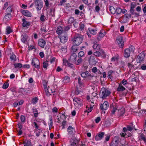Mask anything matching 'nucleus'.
<instances>
[{
  "mask_svg": "<svg viewBox=\"0 0 146 146\" xmlns=\"http://www.w3.org/2000/svg\"><path fill=\"white\" fill-rule=\"evenodd\" d=\"M83 39V38L81 35L76 34L73 39V44L76 46H79L82 42Z\"/></svg>",
  "mask_w": 146,
  "mask_h": 146,
  "instance_id": "nucleus-1",
  "label": "nucleus"
},
{
  "mask_svg": "<svg viewBox=\"0 0 146 146\" xmlns=\"http://www.w3.org/2000/svg\"><path fill=\"white\" fill-rule=\"evenodd\" d=\"M110 92L107 89L104 88H102L100 94V97L103 99H105L108 97L110 94Z\"/></svg>",
  "mask_w": 146,
  "mask_h": 146,
  "instance_id": "nucleus-2",
  "label": "nucleus"
},
{
  "mask_svg": "<svg viewBox=\"0 0 146 146\" xmlns=\"http://www.w3.org/2000/svg\"><path fill=\"white\" fill-rule=\"evenodd\" d=\"M34 3L37 10L38 11L41 10L43 7L42 1L41 0H34Z\"/></svg>",
  "mask_w": 146,
  "mask_h": 146,
  "instance_id": "nucleus-3",
  "label": "nucleus"
},
{
  "mask_svg": "<svg viewBox=\"0 0 146 146\" xmlns=\"http://www.w3.org/2000/svg\"><path fill=\"white\" fill-rule=\"evenodd\" d=\"M134 48L133 46H131L128 48L126 49L124 52V56L127 58L129 57L130 56V54L131 52L134 51Z\"/></svg>",
  "mask_w": 146,
  "mask_h": 146,
  "instance_id": "nucleus-4",
  "label": "nucleus"
},
{
  "mask_svg": "<svg viewBox=\"0 0 146 146\" xmlns=\"http://www.w3.org/2000/svg\"><path fill=\"white\" fill-rule=\"evenodd\" d=\"M68 134L69 137H71L74 136L75 133V131L74 128H73L71 126H69L68 129Z\"/></svg>",
  "mask_w": 146,
  "mask_h": 146,
  "instance_id": "nucleus-5",
  "label": "nucleus"
},
{
  "mask_svg": "<svg viewBox=\"0 0 146 146\" xmlns=\"http://www.w3.org/2000/svg\"><path fill=\"white\" fill-rule=\"evenodd\" d=\"M116 42L120 48H122L124 46V41L122 36H118L116 39Z\"/></svg>",
  "mask_w": 146,
  "mask_h": 146,
  "instance_id": "nucleus-6",
  "label": "nucleus"
},
{
  "mask_svg": "<svg viewBox=\"0 0 146 146\" xmlns=\"http://www.w3.org/2000/svg\"><path fill=\"white\" fill-rule=\"evenodd\" d=\"M73 101L74 105L76 107H80L82 106V101L81 99L76 98L73 99Z\"/></svg>",
  "mask_w": 146,
  "mask_h": 146,
  "instance_id": "nucleus-7",
  "label": "nucleus"
},
{
  "mask_svg": "<svg viewBox=\"0 0 146 146\" xmlns=\"http://www.w3.org/2000/svg\"><path fill=\"white\" fill-rule=\"evenodd\" d=\"M60 38L61 42L62 43H65L67 41V35L66 33H64L63 35H59L58 36Z\"/></svg>",
  "mask_w": 146,
  "mask_h": 146,
  "instance_id": "nucleus-8",
  "label": "nucleus"
},
{
  "mask_svg": "<svg viewBox=\"0 0 146 146\" xmlns=\"http://www.w3.org/2000/svg\"><path fill=\"white\" fill-rule=\"evenodd\" d=\"M145 54L143 53H141L139 54L137 57L136 60L137 63H141L144 60Z\"/></svg>",
  "mask_w": 146,
  "mask_h": 146,
  "instance_id": "nucleus-9",
  "label": "nucleus"
},
{
  "mask_svg": "<svg viewBox=\"0 0 146 146\" xmlns=\"http://www.w3.org/2000/svg\"><path fill=\"white\" fill-rule=\"evenodd\" d=\"M111 113L113 114H115L116 111L118 108V105L115 103H113L110 107Z\"/></svg>",
  "mask_w": 146,
  "mask_h": 146,
  "instance_id": "nucleus-10",
  "label": "nucleus"
},
{
  "mask_svg": "<svg viewBox=\"0 0 146 146\" xmlns=\"http://www.w3.org/2000/svg\"><path fill=\"white\" fill-rule=\"evenodd\" d=\"M31 64L36 68H39V62L36 58H33L32 60Z\"/></svg>",
  "mask_w": 146,
  "mask_h": 146,
  "instance_id": "nucleus-11",
  "label": "nucleus"
},
{
  "mask_svg": "<svg viewBox=\"0 0 146 146\" xmlns=\"http://www.w3.org/2000/svg\"><path fill=\"white\" fill-rule=\"evenodd\" d=\"M106 32L103 30H101L98 36L97 39L98 40H100L104 36L106 35Z\"/></svg>",
  "mask_w": 146,
  "mask_h": 146,
  "instance_id": "nucleus-12",
  "label": "nucleus"
},
{
  "mask_svg": "<svg viewBox=\"0 0 146 146\" xmlns=\"http://www.w3.org/2000/svg\"><path fill=\"white\" fill-rule=\"evenodd\" d=\"M109 106L108 102L106 101L104 102L103 104H102L100 106V108L101 110H106Z\"/></svg>",
  "mask_w": 146,
  "mask_h": 146,
  "instance_id": "nucleus-13",
  "label": "nucleus"
},
{
  "mask_svg": "<svg viewBox=\"0 0 146 146\" xmlns=\"http://www.w3.org/2000/svg\"><path fill=\"white\" fill-rule=\"evenodd\" d=\"M22 14L27 17H31L32 15L31 13L27 10H23L21 11Z\"/></svg>",
  "mask_w": 146,
  "mask_h": 146,
  "instance_id": "nucleus-14",
  "label": "nucleus"
},
{
  "mask_svg": "<svg viewBox=\"0 0 146 146\" xmlns=\"http://www.w3.org/2000/svg\"><path fill=\"white\" fill-rule=\"evenodd\" d=\"M104 134V132H100L95 137V139L96 141H99L101 139Z\"/></svg>",
  "mask_w": 146,
  "mask_h": 146,
  "instance_id": "nucleus-15",
  "label": "nucleus"
},
{
  "mask_svg": "<svg viewBox=\"0 0 146 146\" xmlns=\"http://www.w3.org/2000/svg\"><path fill=\"white\" fill-rule=\"evenodd\" d=\"M119 141L116 137L114 138L110 144V146H117Z\"/></svg>",
  "mask_w": 146,
  "mask_h": 146,
  "instance_id": "nucleus-16",
  "label": "nucleus"
},
{
  "mask_svg": "<svg viewBox=\"0 0 146 146\" xmlns=\"http://www.w3.org/2000/svg\"><path fill=\"white\" fill-rule=\"evenodd\" d=\"M38 45L42 48H43L46 44L45 41L41 39H40L38 40Z\"/></svg>",
  "mask_w": 146,
  "mask_h": 146,
  "instance_id": "nucleus-17",
  "label": "nucleus"
},
{
  "mask_svg": "<svg viewBox=\"0 0 146 146\" xmlns=\"http://www.w3.org/2000/svg\"><path fill=\"white\" fill-rule=\"evenodd\" d=\"M76 54L75 53H73L70 56V61L74 63L76 61Z\"/></svg>",
  "mask_w": 146,
  "mask_h": 146,
  "instance_id": "nucleus-18",
  "label": "nucleus"
},
{
  "mask_svg": "<svg viewBox=\"0 0 146 146\" xmlns=\"http://www.w3.org/2000/svg\"><path fill=\"white\" fill-rule=\"evenodd\" d=\"M125 112V110L124 108H121V109H118V115L119 116H122Z\"/></svg>",
  "mask_w": 146,
  "mask_h": 146,
  "instance_id": "nucleus-19",
  "label": "nucleus"
},
{
  "mask_svg": "<svg viewBox=\"0 0 146 146\" xmlns=\"http://www.w3.org/2000/svg\"><path fill=\"white\" fill-rule=\"evenodd\" d=\"M10 54H11L10 57L11 59V63L12 62L14 63L17 60L16 56L13 53L12 54L11 53H10Z\"/></svg>",
  "mask_w": 146,
  "mask_h": 146,
  "instance_id": "nucleus-20",
  "label": "nucleus"
},
{
  "mask_svg": "<svg viewBox=\"0 0 146 146\" xmlns=\"http://www.w3.org/2000/svg\"><path fill=\"white\" fill-rule=\"evenodd\" d=\"M22 24L23 27H26L29 26L30 25V23L29 22L27 21L25 19H22Z\"/></svg>",
  "mask_w": 146,
  "mask_h": 146,
  "instance_id": "nucleus-21",
  "label": "nucleus"
},
{
  "mask_svg": "<svg viewBox=\"0 0 146 146\" xmlns=\"http://www.w3.org/2000/svg\"><path fill=\"white\" fill-rule=\"evenodd\" d=\"M58 47L61 52L65 53L67 52V48L66 46H60Z\"/></svg>",
  "mask_w": 146,
  "mask_h": 146,
  "instance_id": "nucleus-22",
  "label": "nucleus"
},
{
  "mask_svg": "<svg viewBox=\"0 0 146 146\" xmlns=\"http://www.w3.org/2000/svg\"><path fill=\"white\" fill-rule=\"evenodd\" d=\"M63 32V29L60 26L58 27L56 31V33L59 35L62 34Z\"/></svg>",
  "mask_w": 146,
  "mask_h": 146,
  "instance_id": "nucleus-23",
  "label": "nucleus"
},
{
  "mask_svg": "<svg viewBox=\"0 0 146 146\" xmlns=\"http://www.w3.org/2000/svg\"><path fill=\"white\" fill-rule=\"evenodd\" d=\"M81 75L82 77L83 78H86L88 76H91V74H90L88 71L82 72L81 74Z\"/></svg>",
  "mask_w": 146,
  "mask_h": 146,
  "instance_id": "nucleus-24",
  "label": "nucleus"
},
{
  "mask_svg": "<svg viewBox=\"0 0 146 146\" xmlns=\"http://www.w3.org/2000/svg\"><path fill=\"white\" fill-rule=\"evenodd\" d=\"M81 92L80 85H78L76 86V89L75 91V94L76 95H78L80 92Z\"/></svg>",
  "mask_w": 146,
  "mask_h": 146,
  "instance_id": "nucleus-25",
  "label": "nucleus"
},
{
  "mask_svg": "<svg viewBox=\"0 0 146 146\" xmlns=\"http://www.w3.org/2000/svg\"><path fill=\"white\" fill-rule=\"evenodd\" d=\"M125 89V88L122 84H119L118 88L117 89V90L118 92L123 91Z\"/></svg>",
  "mask_w": 146,
  "mask_h": 146,
  "instance_id": "nucleus-26",
  "label": "nucleus"
},
{
  "mask_svg": "<svg viewBox=\"0 0 146 146\" xmlns=\"http://www.w3.org/2000/svg\"><path fill=\"white\" fill-rule=\"evenodd\" d=\"M5 14L3 18V20L6 22H8L9 20V12L6 13Z\"/></svg>",
  "mask_w": 146,
  "mask_h": 146,
  "instance_id": "nucleus-27",
  "label": "nucleus"
},
{
  "mask_svg": "<svg viewBox=\"0 0 146 146\" xmlns=\"http://www.w3.org/2000/svg\"><path fill=\"white\" fill-rule=\"evenodd\" d=\"M44 2L45 6L47 9H48L50 5L49 0H44ZM50 4L51 5V3H50Z\"/></svg>",
  "mask_w": 146,
  "mask_h": 146,
  "instance_id": "nucleus-28",
  "label": "nucleus"
},
{
  "mask_svg": "<svg viewBox=\"0 0 146 146\" xmlns=\"http://www.w3.org/2000/svg\"><path fill=\"white\" fill-rule=\"evenodd\" d=\"M88 29L90 33L92 34L95 35L97 33V30L95 29L89 28Z\"/></svg>",
  "mask_w": 146,
  "mask_h": 146,
  "instance_id": "nucleus-29",
  "label": "nucleus"
},
{
  "mask_svg": "<svg viewBox=\"0 0 146 146\" xmlns=\"http://www.w3.org/2000/svg\"><path fill=\"white\" fill-rule=\"evenodd\" d=\"M11 92H12L13 96H11V98H13L16 94V90L15 88H12L11 89Z\"/></svg>",
  "mask_w": 146,
  "mask_h": 146,
  "instance_id": "nucleus-30",
  "label": "nucleus"
},
{
  "mask_svg": "<svg viewBox=\"0 0 146 146\" xmlns=\"http://www.w3.org/2000/svg\"><path fill=\"white\" fill-rule=\"evenodd\" d=\"M27 36L26 35H23L21 36V40L22 42L25 43L26 41L27 38Z\"/></svg>",
  "mask_w": 146,
  "mask_h": 146,
  "instance_id": "nucleus-31",
  "label": "nucleus"
},
{
  "mask_svg": "<svg viewBox=\"0 0 146 146\" xmlns=\"http://www.w3.org/2000/svg\"><path fill=\"white\" fill-rule=\"evenodd\" d=\"M101 52H100L98 51H97L94 53V55L96 56H99L101 54L102 52L103 53L104 52L103 51H101Z\"/></svg>",
  "mask_w": 146,
  "mask_h": 146,
  "instance_id": "nucleus-32",
  "label": "nucleus"
},
{
  "mask_svg": "<svg viewBox=\"0 0 146 146\" xmlns=\"http://www.w3.org/2000/svg\"><path fill=\"white\" fill-rule=\"evenodd\" d=\"M94 59L95 58L94 56H91L89 60V63L92 64L94 63L95 62Z\"/></svg>",
  "mask_w": 146,
  "mask_h": 146,
  "instance_id": "nucleus-33",
  "label": "nucleus"
},
{
  "mask_svg": "<svg viewBox=\"0 0 146 146\" xmlns=\"http://www.w3.org/2000/svg\"><path fill=\"white\" fill-rule=\"evenodd\" d=\"M78 46H76L75 44H73V46L72 47V50L74 52H76L78 50Z\"/></svg>",
  "mask_w": 146,
  "mask_h": 146,
  "instance_id": "nucleus-34",
  "label": "nucleus"
},
{
  "mask_svg": "<svg viewBox=\"0 0 146 146\" xmlns=\"http://www.w3.org/2000/svg\"><path fill=\"white\" fill-rule=\"evenodd\" d=\"M136 6L135 4H133L131 3V8L130 9V12L133 13V11H135L134 9Z\"/></svg>",
  "mask_w": 146,
  "mask_h": 146,
  "instance_id": "nucleus-35",
  "label": "nucleus"
},
{
  "mask_svg": "<svg viewBox=\"0 0 146 146\" xmlns=\"http://www.w3.org/2000/svg\"><path fill=\"white\" fill-rule=\"evenodd\" d=\"M109 10L111 13L112 14H114L115 13V9L113 6H111L110 7Z\"/></svg>",
  "mask_w": 146,
  "mask_h": 146,
  "instance_id": "nucleus-36",
  "label": "nucleus"
},
{
  "mask_svg": "<svg viewBox=\"0 0 146 146\" xmlns=\"http://www.w3.org/2000/svg\"><path fill=\"white\" fill-rule=\"evenodd\" d=\"M9 85V83L8 82H5L3 84L2 88L4 89H6L8 87Z\"/></svg>",
  "mask_w": 146,
  "mask_h": 146,
  "instance_id": "nucleus-37",
  "label": "nucleus"
},
{
  "mask_svg": "<svg viewBox=\"0 0 146 146\" xmlns=\"http://www.w3.org/2000/svg\"><path fill=\"white\" fill-rule=\"evenodd\" d=\"M84 55V53L83 51H81L79 52L78 53V57L80 58L83 57Z\"/></svg>",
  "mask_w": 146,
  "mask_h": 146,
  "instance_id": "nucleus-38",
  "label": "nucleus"
},
{
  "mask_svg": "<svg viewBox=\"0 0 146 146\" xmlns=\"http://www.w3.org/2000/svg\"><path fill=\"white\" fill-rule=\"evenodd\" d=\"M93 46L94 49H96L97 50H99L100 48V46L96 43L94 44Z\"/></svg>",
  "mask_w": 146,
  "mask_h": 146,
  "instance_id": "nucleus-39",
  "label": "nucleus"
},
{
  "mask_svg": "<svg viewBox=\"0 0 146 146\" xmlns=\"http://www.w3.org/2000/svg\"><path fill=\"white\" fill-rule=\"evenodd\" d=\"M82 59L80 58L78 60L77 62L76 61V62H75V63L77 65H78L80 64H81L82 62Z\"/></svg>",
  "mask_w": 146,
  "mask_h": 146,
  "instance_id": "nucleus-40",
  "label": "nucleus"
},
{
  "mask_svg": "<svg viewBox=\"0 0 146 146\" xmlns=\"http://www.w3.org/2000/svg\"><path fill=\"white\" fill-rule=\"evenodd\" d=\"M13 64L14 65L15 67V68H21L22 67V64L20 63L15 64V63H14Z\"/></svg>",
  "mask_w": 146,
  "mask_h": 146,
  "instance_id": "nucleus-41",
  "label": "nucleus"
},
{
  "mask_svg": "<svg viewBox=\"0 0 146 146\" xmlns=\"http://www.w3.org/2000/svg\"><path fill=\"white\" fill-rule=\"evenodd\" d=\"M24 146H32L31 145V142L29 140L27 141V142L26 143L25 142H24Z\"/></svg>",
  "mask_w": 146,
  "mask_h": 146,
  "instance_id": "nucleus-42",
  "label": "nucleus"
},
{
  "mask_svg": "<svg viewBox=\"0 0 146 146\" xmlns=\"http://www.w3.org/2000/svg\"><path fill=\"white\" fill-rule=\"evenodd\" d=\"M78 143V140H75L71 144L72 146H77V144Z\"/></svg>",
  "mask_w": 146,
  "mask_h": 146,
  "instance_id": "nucleus-43",
  "label": "nucleus"
},
{
  "mask_svg": "<svg viewBox=\"0 0 146 146\" xmlns=\"http://www.w3.org/2000/svg\"><path fill=\"white\" fill-rule=\"evenodd\" d=\"M115 12L117 14H120L122 12V9L121 8H118L115 10Z\"/></svg>",
  "mask_w": 146,
  "mask_h": 146,
  "instance_id": "nucleus-44",
  "label": "nucleus"
},
{
  "mask_svg": "<svg viewBox=\"0 0 146 146\" xmlns=\"http://www.w3.org/2000/svg\"><path fill=\"white\" fill-rule=\"evenodd\" d=\"M48 61L46 60L44 62L43 64V67L44 68H46L48 66Z\"/></svg>",
  "mask_w": 146,
  "mask_h": 146,
  "instance_id": "nucleus-45",
  "label": "nucleus"
},
{
  "mask_svg": "<svg viewBox=\"0 0 146 146\" xmlns=\"http://www.w3.org/2000/svg\"><path fill=\"white\" fill-rule=\"evenodd\" d=\"M70 80V78L69 77L66 76L64 77V81L65 82H67L69 81Z\"/></svg>",
  "mask_w": 146,
  "mask_h": 146,
  "instance_id": "nucleus-46",
  "label": "nucleus"
},
{
  "mask_svg": "<svg viewBox=\"0 0 146 146\" xmlns=\"http://www.w3.org/2000/svg\"><path fill=\"white\" fill-rule=\"evenodd\" d=\"M50 123L49 125V127L50 128H51L52 125L53 121H52V117L50 118Z\"/></svg>",
  "mask_w": 146,
  "mask_h": 146,
  "instance_id": "nucleus-47",
  "label": "nucleus"
},
{
  "mask_svg": "<svg viewBox=\"0 0 146 146\" xmlns=\"http://www.w3.org/2000/svg\"><path fill=\"white\" fill-rule=\"evenodd\" d=\"M74 21V19L73 17H70L68 20V23L69 24H71Z\"/></svg>",
  "mask_w": 146,
  "mask_h": 146,
  "instance_id": "nucleus-48",
  "label": "nucleus"
},
{
  "mask_svg": "<svg viewBox=\"0 0 146 146\" xmlns=\"http://www.w3.org/2000/svg\"><path fill=\"white\" fill-rule=\"evenodd\" d=\"M44 90L47 95L48 96L51 94L50 92V91L49 89H48L47 88H46Z\"/></svg>",
  "mask_w": 146,
  "mask_h": 146,
  "instance_id": "nucleus-49",
  "label": "nucleus"
},
{
  "mask_svg": "<svg viewBox=\"0 0 146 146\" xmlns=\"http://www.w3.org/2000/svg\"><path fill=\"white\" fill-rule=\"evenodd\" d=\"M132 15H134L135 17H138L139 16V14L135 12V11H133V13L130 12Z\"/></svg>",
  "mask_w": 146,
  "mask_h": 146,
  "instance_id": "nucleus-50",
  "label": "nucleus"
},
{
  "mask_svg": "<svg viewBox=\"0 0 146 146\" xmlns=\"http://www.w3.org/2000/svg\"><path fill=\"white\" fill-rule=\"evenodd\" d=\"M113 72V71L111 70H110L108 72V77L110 79H111L112 77L111 75Z\"/></svg>",
  "mask_w": 146,
  "mask_h": 146,
  "instance_id": "nucleus-51",
  "label": "nucleus"
},
{
  "mask_svg": "<svg viewBox=\"0 0 146 146\" xmlns=\"http://www.w3.org/2000/svg\"><path fill=\"white\" fill-rule=\"evenodd\" d=\"M40 20L42 21H45V16L43 14L41 15L40 17Z\"/></svg>",
  "mask_w": 146,
  "mask_h": 146,
  "instance_id": "nucleus-52",
  "label": "nucleus"
},
{
  "mask_svg": "<svg viewBox=\"0 0 146 146\" xmlns=\"http://www.w3.org/2000/svg\"><path fill=\"white\" fill-rule=\"evenodd\" d=\"M20 119L21 120V121L22 122H24L25 121V117L24 116L22 115H21Z\"/></svg>",
  "mask_w": 146,
  "mask_h": 146,
  "instance_id": "nucleus-53",
  "label": "nucleus"
},
{
  "mask_svg": "<svg viewBox=\"0 0 146 146\" xmlns=\"http://www.w3.org/2000/svg\"><path fill=\"white\" fill-rule=\"evenodd\" d=\"M68 67H70L71 68H74V65L68 62V63H67V66Z\"/></svg>",
  "mask_w": 146,
  "mask_h": 146,
  "instance_id": "nucleus-54",
  "label": "nucleus"
},
{
  "mask_svg": "<svg viewBox=\"0 0 146 146\" xmlns=\"http://www.w3.org/2000/svg\"><path fill=\"white\" fill-rule=\"evenodd\" d=\"M133 66L134 65L131 64V63H129L128 64V67L129 69H130V70L132 68V67H133Z\"/></svg>",
  "mask_w": 146,
  "mask_h": 146,
  "instance_id": "nucleus-55",
  "label": "nucleus"
},
{
  "mask_svg": "<svg viewBox=\"0 0 146 146\" xmlns=\"http://www.w3.org/2000/svg\"><path fill=\"white\" fill-rule=\"evenodd\" d=\"M93 106L91 105L90 108L88 109L87 110H86V112H87L88 113H89V112H91L92 110L93 107Z\"/></svg>",
  "mask_w": 146,
  "mask_h": 146,
  "instance_id": "nucleus-56",
  "label": "nucleus"
},
{
  "mask_svg": "<svg viewBox=\"0 0 146 146\" xmlns=\"http://www.w3.org/2000/svg\"><path fill=\"white\" fill-rule=\"evenodd\" d=\"M78 83L80 85H81L82 84L81 79L80 77L78 76Z\"/></svg>",
  "mask_w": 146,
  "mask_h": 146,
  "instance_id": "nucleus-57",
  "label": "nucleus"
},
{
  "mask_svg": "<svg viewBox=\"0 0 146 146\" xmlns=\"http://www.w3.org/2000/svg\"><path fill=\"white\" fill-rule=\"evenodd\" d=\"M68 62L66 59H63V64L64 65L67 66V63H68Z\"/></svg>",
  "mask_w": 146,
  "mask_h": 146,
  "instance_id": "nucleus-58",
  "label": "nucleus"
},
{
  "mask_svg": "<svg viewBox=\"0 0 146 146\" xmlns=\"http://www.w3.org/2000/svg\"><path fill=\"white\" fill-rule=\"evenodd\" d=\"M8 3L7 2H5V3L4 4V6L3 7V9L4 10L5 8L8 7Z\"/></svg>",
  "mask_w": 146,
  "mask_h": 146,
  "instance_id": "nucleus-59",
  "label": "nucleus"
},
{
  "mask_svg": "<svg viewBox=\"0 0 146 146\" xmlns=\"http://www.w3.org/2000/svg\"><path fill=\"white\" fill-rule=\"evenodd\" d=\"M66 124V121H64L62 123V129H64L65 128V125Z\"/></svg>",
  "mask_w": 146,
  "mask_h": 146,
  "instance_id": "nucleus-60",
  "label": "nucleus"
},
{
  "mask_svg": "<svg viewBox=\"0 0 146 146\" xmlns=\"http://www.w3.org/2000/svg\"><path fill=\"white\" fill-rule=\"evenodd\" d=\"M38 98H37L36 97L35 98H33L32 99V102L34 104H35L37 101Z\"/></svg>",
  "mask_w": 146,
  "mask_h": 146,
  "instance_id": "nucleus-61",
  "label": "nucleus"
},
{
  "mask_svg": "<svg viewBox=\"0 0 146 146\" xmlns=\"http://www.w3.org/2000/svg\"><path fill=\"white\" fill-rule=\"evenodd\" d=\"M52 111L53 112H57L58 111V109L56 107H54L52 109Z\"/></svg>",
  "mask_w": 146,
  "mask_h": 146,
  "instance_id": "nucleus-62",
  "label": "nucleus"
},
{
  "mask_svg": "<svg viewBox=\"0 0 146 146\" xmlns=\"http://www.w3.org/2000/svg\"><path fill=\"white\" fill-rule=\"evenodd\" d=\"M101 119L100 117H98L95 119V122L96 123H98L100 121Z\"/></svg>",
  "mask_w": 146,
  "mask_h": 146,
  "instance_id": "nucleus-63",
  "label": "nucleus"
},
{
  "mask_svg": "<svg viewBox=\"0 0 146 146\" xmlns=\"http://www.w3.org/2000/svg\"><path fill=\"white\" fill-rule=\"evenodd\" d=\"M127 130L129 131H131L133 129V128L131 127L129 125H128L127 126Z\"/></svg>",
  "mask_w": 146,
  "mask_h": 146,
  "instance_id": "nucleus-64",
  "label": "nucleus"
}]
</instances>
